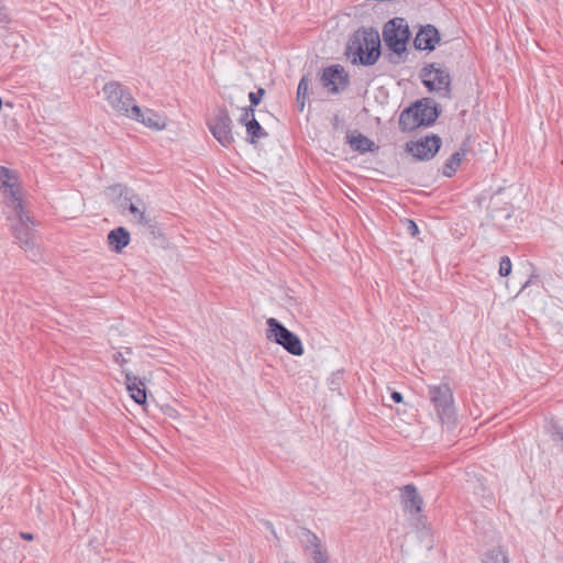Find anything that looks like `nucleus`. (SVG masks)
<instances>
[{
    "label": "nucleus",
    "mask_w": 563,
    "mask_h": 563,
    "mask_svg": "<svg viewBox=\"0 0 563 563\" xmlns=\"http://www.w3.org/2000/svg\"><path fill=\"white\" fill-rule=\"evenodd\" d=\"M346 55L353 64L374 65L380 56V38L376 30H357L349 41Z\"/></svg>",
    "instance_id": "f257e3e1"
},
{
    "label": "nucleus",
    "mask_w": 563,
    "mask_h": 563,
    "mask_svg": "<svg viewBox=\"0 0 563 563\" xmlns=\"http://www.w3.org/2000/svg\"><path fill=\"white\" fill-rule=\"evenodd\" d=\"M428 398L441 424L454 427L456 410L451 387L448 384L428 385Z\"/></svg>",
    "instance_id": "f03ea898"
},
{
    "label": "nucleus",
    "mask_w": 563,
    "mask_h": 563,
    "mask_svg": "<svg viewBox=\"0 0 563 563\" xmlns=\"http://www.w3.org/2000/svg\"><path fill=\"white\" fill-rule=\"evenodd\" d=\"M439 117L437 107L429 100H420L402 110L399 117V129L411 132L420 126L431 125Z\"/></svg>",
    "instance_id": "7ed1b4c3"
},
{
    "label": "nucleus",
    "mask_w": 563,
    "mask_h": 563,
    "mask_svg": "<svg viewBox=\"0 0 563 563\" xmlns=\"http://www.w3.org/2000/svg\"><path fill=\"white\" fill-rule=\"evenodd\" d=\"M0 191L3 196L4 213L8 220L24 212L22 206L21 187L18 175L12 169L0 166Z\"/></svg>",
    "instance_id": "20e7f679"
},
{
    "label": "nucleus",
    "mask_w": 563,
    "mask_h": 563,
    "mask_svg": "<svg viewBox=\"0 0 563 563\" xmlns=\"http://www.w3.org/2000/svg\"><path fill=\"white\" fill-rule=\"evenodd\" d=\"M103 93L111 108L119 114L133 120H140L141 108L130 91L118 81H109L103 86Z\"/></svg>",
    "instance_id": "39448f33"
},
{
    "label": "nucleus",
    "mask_w": 563,
    "mask_h": 563,
    "mask_svg": "<svg viewBox=\"0 0 563 563\" xmlns=\"http://www.w3.org/2000/svg\"><path fill=\"white\" fill-rule=\"evenodd\" d=\"M267 339L282 345L288 353L300 356L303 354V346L298 335L284 327L275 318L267 320Z\"/></svg>",
    "instance_id": "423d86ee"
},
{
    "label": "nucleus",
    "mask_w": 563,
    "mask_h": 563,
    "mask_svg": "<svg viewBox=\"0 0 563 563\" xmlns=\"http://www.w3.org/2000/svg\"><path fill=\"white\" fill-rule=\"evenodd\" d=\"M420 77L429 91H434L440 97L450 96L451 78L445 68L431 64L422 68Z\"/></svg>",
    "instance_id": "0eeeda50"
},
{
    "label": "nucleus",
    "mask_w": 563,
    "mask_h": 563,
    "mask_svg": "<svg viewBox=\"0 0 563 563\" xmlns=\"http://www.w3.org/2000/svg\"><path fill=\"white\" fill-rule=\"evenodd\" d=\"M409 35L408 26L404 23L402 19L389 21L383 31V37L387 47L397 55H401L406 51Z\"/></svg>",
    "instance_id": "6e6552de"
},
{
    "label": "nucleus",
    "mask_w": 563,
    "mask_h": 563,
    "mask_svg": "<svg viewBox=\"0 0 563 563\" xmlns=\"http://www.w3.org/2000/svg\"><path fill=\"white\" fill-rule=\"evenodd\" d=\"M208 126L222 146L229 147L234 142L232 120L225 109H218L213 118L209 120Z\"/></svg>",
    "instance_id": "1a4fd4ad"
},
{
    "label": "nucleus",
    "mask_w": 563,
    "mask_h": 563,
    "mask_svg": "<svg viewBox=\"0 0 563 563\" xmlns=\"http://www.w3.org/2000/svg\"><path fill=\"white\" fill-rule=\"evenodd\" d=\"M441 139L435 135H427L416 141L406 143V151L419 161L431 159L440 150Z\"/></svg>",
    "instance_id": "9d476101"
},
{
    "label": "nucleus",
    "mask_w": 563,
    "mask_h": 563,
    "mask_svg": "<svg viewBox=\"0 0 563 563\" xmlns=\"http://www.w3.org/2000/svg\"><path fill=\"white\" fill-rule=\"evenodd\" d=\"M12 223V231L13 235L19 242L21 249H23L25 252H33L35 247V241H34V232L31 227L32 222L30 217L23 212L21 214H16L13 217V220H11Z\"/></svg>",
    "instance_id": "9b49d317"
},
{
    "label": "nucleus",
    "mask_w": 563,
    "mask_h": 563,
    "mask_svg": "<svg viewBox=\"0 0 563 563\" xmlns=\"http://www.w3.org/2000/svg\"><path fill=\"white\" fill-rule=\"evenodd\" d=\"M347 74L341 65H332L324 68L320 81L329 92L336 93L343 90L347 84Z\"/></svg>",
    "instance_id": "f8f14e48"
},
{
    "label": "nucleus",
    "mask_w": 563,
    "mask_h": 563,
    "mask_svg": "<svg viewBox=\"0 0 563 563\" xmlns=\"http://www.w3.org/2000/svg\"><path fill=\"white\" fill-rule=\"evenodd\" d=\"M305 551L308 553L312 563H329V558L322 549L318 537L309 530L302 533Z\"/></svg>",
    "instance_id": "ddd939ff"
},
{
    "label": "nucleus",
    "mask_w": 563,
    "mask_h": 563,
    "mask_svg": "<svg viewBox=\"0 0 563 563\" xmlns=\"http://www.w3.org/2000/svg\"><path fill=\"white\" fill-rule=\"evenodd\" d=\"M240 122L245 125L247 139L251 143H256L258 140L267 135L258 121L255 119L253 108L244 109Z\"/></svg>",
    "instance_id": "4468645a"
},
{
    "label": "nucleus",
    "mask_w": 563,
    "mask_h": 563,
    "mask_svg": "<svg viewBox=\"0 0 563 563\" xmlns=\"http://www.w3.org/2000/svg\"><path fill=\"white\" fill-rule=\"evenodd\" d=\"M439 41L440 35L438 30L433 25L428 24L427 26L421 27L417 33L413 44L417 49L432 51Z\"/></svg>",
    "instance_id": "2eb2a0df"
},
{
    "label": "nucleus",
    "mask_w": 563,
    "mask_h": 563,
    "mask_svg": "<svg viewBox=\"0 0 563 563\" xmlns=\"http://www.w3.org/2000/svg\"><path fill=\"white\" fill-rule=\"evenodd\" d=\"M401 503L410 514H419L422 509L423 500L412 484L404 486L401 489Z\"/></svg>",
    "instance_id": "dca6fc26"
},
{
    "label": "nucleus",
    "mask_w": 563,
    "mask_h": 563,
    "mask_svg": "<svg viewBox=\"0 0 563 563\" xmlns=\"http://www.w3.org/2000/svg\"><path fill=\"white\" fill-rule=\"evenodd\" d=\"M125 385L126 389L130 393L132 399L139 404L143 405L146 401V389L145 384L137 377L132 375L130 372H125Z\"/></svg>",
    "instance_id": "f3484780"
},
{
    "label": "nucleus",
    "mask_w": 563,
    "mask_h": 563,
    "mask_svg": "<svg viewBox=\"0 0 563 563\" xmlns=\"http://www.w3.org/2000/svg\"><path fill=\"white\" fill-rule=\"evenodd\" d=\"M108 242L115 252H121L130 242V233L123 227H119L109 232Z\"/></svg>",
    "instance_id": "a211bd4d"
},
{
    "label": "nucleus",
    "mask_w": 563,
    "mask_h": 563,
    "mask_svg": "<svg viewBox=\"0 0 563 563\" xmlns=\"http://www.w3.org/2000/svg\"><path fill=\"white\" fill-rule=\"evenodd\" d=\"M129 211L133 214L134 220L143 225H150L151 219L145 214V207L141 199H137L135 202L131 199L125 198V205Z\"/></svg>",
    "instance_id": "6ab92c4d"
},
{
    "label": "nucleus",
    "mask_w": 563,
    "mask_h": 563,
    "mask_svg": "<svg viewBox=\"0 0 563 563\" xmlns=\"http://www.w3.org/2000/svg\"><path fill=\"white\" fill-rule=\"evenodd\" d=\"M347 142L354 151L360 153L373 152L375 150V143L361 133L349 136Z\"/></svg>",
    "instance_id": "aec40b11"
},
{
    "label": "nucleus",
    "mask_w": 563,
    "mask_h": 563,
    "mask_svg": "<svg viewBox=\"0 0 563 563\" xmlns=\"http://www.w3.org/2000/svg\"><path fill=\"white\" fill-rule=\"evenodd\" d=\"M139 121L142 122L144 125L152 128V129H156V130H162L166 126L165 118L155 113L152 110H145V111L141 110V115H140Z\"/></svg>",
    "instance_id": "412c9836"
},
{
    "label": "nucleus",
    "mask_w": 563,
    "mask_h": 563,
    "mask_svg": "<svg viewBox=\"0 0 563 563\" xmlns=\"http://www.w3.org/2000/svg\"><path fill=\"white\" fill-rule=\"evenodd\" d=\"M482 563H508V561L505 552L499 547H495L483 554Z\"/></svg>",
    "instance_id": "4be33fe9"
},
{
    "label": "nucleus",
    "mask_w": 563,
    "mask_h": 563,
    "mask_svg": "<svg viewBox=\"0 0 563 563\" xmlns=\"http://www.w3.org/2000/svg\"><path fill=\"white\" fill-rule=\"evenodd\" d=\"M464 152H455L444 164L443 174L451 177L460 167Z\"/></svg>",
    "instance_id": "5701e85b"
},
{
    "label": "nucleus",
    "mask_w": 563,
    "mask_h": 563,
    "mask_svg": "<svg viewBox=\"0 0 563 563\" xmlns=\"http://www.w3.org/2000/svg\"><path fill=\"white\" fill-rule=\"evenodd\" d=\"M309 85L307 77H302L297 88V99H307Z\"/></svg>",
    "instance_id": "b1692460"
},
{
    "label": "nucleus",
    "mask_w": 563,
    "mask_h": 563,
    "mask_svg": "<svg viewBox=\"0 0 563 563\" xmlns=\"http://www.w3.org/2000/svg\"><path fill=\"white\" fill-rule=\"evenodd\" d=\"M498 273L503 277H506L511 273V261L508 256L501 257Z\"/></svg>",
    "instance_id": "393cba45"
},
{
    "label": "nucleus",
    "mask_w": 563,
    "mask_h": 563,
    "mask_svg": "<svg viewBox=\"0 0 563 563\" xmlns=\"http://www.w3.org/2000/svg\"><path fill=\"white\" fill-rule=\"evenodd\" d=\"M551 437L554 442L561 443L562 449H563V427H560L558 424H552Z\"/></svg>",
    "instance_id": "a878e982"
},
{
    "label": "nucleus",
    "mask_w": 563,
    "mask_h": 563,
    "mask_svg": "<svg viewBox=\"0 0 563 563\" xmlns=\"http://www.w3.org/2000/svg\"><path fill=\"white\" fill-rule=\"evenodd\" d=\"M265 90L263 88H260L256 92H250L249 98L251 101V107L253 108L257 106L261 102V98L264 96Z\"/></svg>",
    "instance_id": "bb28decb"
},
{
    "label": "nucleus",
    "mask_w": 563,
    "mask_h": 563,
    "mask_svg": "<svg viewBox=\"0 0 563 563\" xmlns=\"http://www.w3.org/2000/svg\"><path fill=\"white\" fill-rule=\"evenodd\" d=\"M406 229L411 236H416L419 233L418 225L412 220H406Z\"/></svg>",
    "instance_id": "cd10ccee"
},
{
    "label": "nucleus",
    "mask_w": 563,
    "mask_h": 563,
    "mask_svg": "<svg viewBox=\"0 0 563 563\" xmlns=\"http://www.w3.org/2000/svg\"><path fill=\"white\" fill-rule=\"evenodd\" d=\"M113 361L119 364L120 366H122L126 360L124 358L123 354L121 352H117L113 354Z\"/></svg>",
    "instance_id": "c85d7f7f"
},
{
    "label": "nucleus",
    "mask_w": 563,
    "mask_h": 563,
    "mask_svg": "<svg viewBox=\"0 0 563 563\" xmlns=\"http://www.w3.org/2000/svg\"><path fill=\"white\" fill-rule=\"evenodd\" d=\"M391 399L395 402H401L404 398H402V395L399 391H393L391 393Z\"/></svg>",
    "instance_id": "c756f323"
},
{
    "label": "nucleus",
    "mask_w": 563,
    "mask_h": 563,
    "mask_svg": "<svg viewBox=\"0 0 563 563\" xmlns=\"http://www.w3.org/2000/svg\"><path fill=\"white\" fill-rule=\"evenodd\" d=\"M266 527L269 529V531L272 532V534L274 536V538H275L276 540H278V536H277V533H276V531H275V528H274L273 523H272V522H269V521H267V522H266Z\"/></svg>",
    "instance_id": "7c9ffc66"
},
{
    "label": "nucleus",
    "mask_w": 563,
    "mask_h": 563,
    "mask_svg": "<svg viewBox=\"0 0 563 563\" xmlns=\"http://www.w3.org/2000/svg\"><path fill=\"white\" fill-rule=\"evenodd\" d=\"M306 99H297V107L299 111H303Z\"/></svg>",
    "instance_id": "2f4dec72"
},
{
    "label": "nucleus",
    "mask_w": 563,
    "mask_h": 563,
    "mask_svg": "<svg viewBox=\"0 0 563 563\" xmlns=\"http://www.w3.org/2000/svg\"><path fill=\"white\" fill-rule=\"evenodd\" d=\"M21 537H22L24 540H27V541L33 540V534H32V533H29V532H21Z\"/></svg>",
    "instance_id": "473e14b6"
},
{
    "label": "nucleus",
    "mask_w": 563,
    "mask_h": 563,
    "mask_svg": "<svg viewBox=\"0 0 563 563\" xmlns=\"http://www.w3.org/2000/svg\"><path fill=\"white\" fill-rule=\"evenodd\" d=\"M5 106H7V107H10V108H12V107H13V104H12L11 102H5Z\"/></svg>",
    "instance_id": "72a5a7b5"
},
{
    "label": "nucleus",
    "mask_w": 563,
    "mask_h": 563,
    "mask_svg": "<svg viewBox=\"0 0 563 563\" xmlns=\"http://www.w3.org/2000/svg\"><path fill=\"white\" fill-rule=\"evenodd\" d=\"M285 563H294V562H285Z\"/></svg>",
    "instance_id": "f704fd0d"
}]
</instances>
